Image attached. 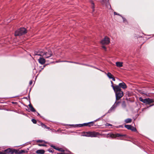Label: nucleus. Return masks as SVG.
Here are the masks:
<instances>
[{
	"label": "nucleus",
	"mask_w": 154,
	"mask_h": 154,
	"mask_svg": "<svg viewBox=\"0 0 154 154\" xmlns=\"http://www.w3.org/2000/svg\"><path fill=\"white\" fill-rule=\"evenodd\" d=\"M119 86L120 88H122L123 89H125L127 88V86L126 84L124 82L120 83L119 84Z\"/></svg>",
	"instance_id": "obj_9"
},
{
	"label": "nucleus",
	"mask_w": 154,
	"mask_h": 154,
	"mask_svg": "<svg viewBox=\"0 0 154 154\" xmlns=\"http://www.w3.org/2000/svg\"><path fill=\"white\" fill-rule=\"evenodd\" d=\"M112 135L114 137H125L126 136V135L125 134H113Z\"/></svg>",
	"instance_id": "obj_10"
},
{
	"label": "nucleus",
	"mask_w": 154,
	"mask_h": 154,
	"mask_svg": "<svg viewBox=\"0 0 154 154\" xmlns=\"http://www.w3.org/2000/svg\"><path fill=\"white\" fill-rule=\"evenodd\" d=\"M35 55H38V56H41V54L40 53H37V54H35Z\"/></svg>",
	"instance_id": "obj_36"
},
{
	"label": "nucleus",
	"mask_w": 154,
	"mask_h": 154,
	"mask_svg": "<svg viewBox=\"0 0 154 154\" xmlns=\"http://www.w3.org/2000/svg\"><path fill=\"white\" fill-rule=\"evenodd\" d=\"M102 135L101 134L95 131L83 132L82 133L81 136L91 137H99V136Z\"/></svg>",
	"instance_id": "obj_1"
},
{
	"label": "nucleus",
	"mask_w": 154,
	"mask_h": 154,
	"mask_svg": "<svg viewBox=\"0 0 154 154\" xmlns=\"http://www.w3.org/2000/svg\"><path fill=\"white\" fill-rule=\"evenodd\" d=\"M122 18L123 19V21L124 22H125V21H126V19L125 18H124L123 17H122Z\"/></svg>",
	"instance_id": "obj_42"
},
{
	"label": "nucleus",
	"mask_w": 154,
	"mask_h": 154,
	"mask_svg": "<svg viewBox=\"0 0 154 154\" xmlns=\"http://www.w3.org/2000/svg\"><path fill=\"white\" fill-rule=\"evenodd\" d=\"M54 53V52L52 51H49V57L52 55H53Z\"/></svg>",
	"instance_id": "obj_24"
},
{
	"label": "nucleus",
	"mask_w": 154,
	"mask_h": 154,
	"mask_svg": "<svg viewBox=\"0 0 154 154\" xmlns=\"http://www.w3.org/2000/svg\"><path fill=\"white\" fill-rule=\"evenodd\" d=\"M14 152L16 154H20L25 152V151L24 150H14Z\"/></svg>",
	"instance_id": "obj_11"
},
{
	"label": "nucleus",
	"mask_w": 154,
	"mask_h": 154,
	"mask_svg": "<svg viewBox=\"0 0 154 154\" xmlns=\"http://www.w3.org/2000/svg\"><path fill=\"white\" fill-rule=\"evenodd\" d=\"M102 48H103L104 50H106V47H105V46H102Z\"/></svg>",
	"instance_id": "obj_37"
},
{
	"label": "nucleus",
	"mask_w": 154,
	"mask_h": 154,
	"mask_svg": "<svg viewBox=\"0 0 154 154\" xmlns=\"http://www.w3.org/2000/svg\"><path fill=\"white\" fill-rule=\"evenodd\" d=\"M42 126L44 128H47V126L43 124H41Z\"/></svg>",
	"instance_id": "obj_28"
},
{
	"label": "nucleus",
	"mask_w": 154,
	"mask_h": 154,
	"mask_svg": "<svg viewBox=\"0 0 154 154\" xmlns=\"http://www.w3.org/2000/svg\"><path fill=\"white\" fill-rule=\"evenodd\" d=\"M106 126H112V125L110 124H109V123H106Z\"/></svg>",
	"instance_id": "obj_34"
},
{
	"label": "nucleus",
	"mask_w": 154,
	"mask_h": 154,
	"mask_svg": "<svg viewBox=\"0 0 154 154\" xmlns=\"http://www.w3.org/2000/svg\"><path fill=\"white\" fill-rule=\"evenodd\" d=\"M88 123H85L83 124V125L84 126H88Z\"/></svg>",
	"instance_id": "obj_33"
},
{
	"label": "nucleus",
	"mask_w": 154,
	"mask_h": 154,
	"mask_svg": "<svg viewBox=\"0 0 154 154\" xmlns=\"http://www.w3.org/2000/svg\"><path fill=\"white\" fill-rule=\"evenodd\" d=\"M96 121H94L93 122H88V126L89 127L92 126H93L94 125V123Z\"/></svg>",
	"instance_id": "obj_15"
},
{
	"label": "nucleus",
	"mask_w": 154,
	"mask_h": 154,
	"mask_svg": "<svg viewBox=\"0 0 154 154\" xmlns=\"http://www.w3.org/2000/svg\"><path fill=\"white\" fill-rule=\"evenodd\" d=\"M14 152V150H12L10 149H5L4 151L0 152V154H13Z\"/></svg>",
	"instance_id": "obj_5"
},
{
	"label": "nucleus",
	"mask_w": 154,
	"mask_h": 154,
	"mask_svg": "<svg viewBox=\"0 0 154 154\" xmlns=\"http://www.w3.org/2000/svg\"><path fill=\"white\" fill-rule=\"evenodd\" d=\"M32 81H30L29 82V84H30V85H32Z\"/></svg>",
	"instance_id": "obj_39"
},
{
	"label": "nucleus",
	"mask_w": 154,
	"mask_h": 154,
	"mask_svg": "<svg viewBox=\"0 0 154 154\" xmlns=\"http://www.w3.org/2000/svg\"><path fill=\"white\" fill-rule=\"evenodd\" d=\"M27 33V31L24 28H20L16 31L15 33V36H21Z\"/></svg>",
	"instance_id": "obj_2"
},
{
	"label": "nucleus",
	"mask_w": 154,
	"mask_h": 154,
	"mask_svg": "<svg viewBox=\"0 0 154 154\" xmlns=\"http://www.w3.org/2000/svg\"><path fill=\"white\" fill-rule=\"evenodd\" d=\"M120 102H116L113 106L109 110V112H111L113 110H114L115 108L119 104Z\"/></svg>",
	"instance_id": "obj_8"
},
{
	"label": "nucleus",
	"mask_w": 154,
	"mask_h": 154,
	"mask_svg": "<svg viewBox=\"0 0 154 154\" xmlns=\"http://www.w3.org/2000/svg\"><path fill=\"white\" fill-rule=\"evenodd\" d=\"M130 130H131L132 131L136 132L137 131V130L136 129V128L134 127L133 126H132L131 125V127L130 128Z\"/></svg>",
	"instance_id": "obj_19"
},
{
	"label": "nucleus",
	"mask_w": 154,
	"mask_h": 154,
	"mask_svg": "<svg viewBox=\"0 0 154 154\" xmlns=\"http://www.w3.org/2000/svg\"><path fill=\"white\" fill-rule=\"evenodd\" d=\"M29 108H30V110L31 111L33 112H34L35 111V109L30 104H29Z\"/></svg>",
	"instance_id": "obj_16"
},
{
	"label": "nucleus",
	"mask_w": 154,
	"mask_h": 154,
	"mask_svg": "<svg viewBox=\"0 0 154 154\" xmlns=\"http://www.w3.org/2000/svg\"><path fill=\"white\" fill-rule=\"evenodd\" d=\"M106 75L110 79H112L114 76L110 72H108Z\"/></svg>",
	"instance_id": "obj_18"
},
{
	"label": "nucleus",
	"mask_w": 154,
	"mask_h": 154,
	"mask_svg": "<svg viewBox=\"0 0 154 154\" xmlns=\"http://www.w3.org/2000/svg\"><path fill=\"white\" fill-rule=\"evenodd\" d=\"M139 100L146 104H149L154 102V99L149 98L143 99L142 97H140Z\"/></svg>",
	"instance_id": "obj_3"
},
{
	"label": "nucleus",
	"mask_w": 154,
	"mask_h": 154,
	"mask_svg": "<svg viewBox=\"0 0 154 154\" xmlns=\"http://www.w3.org/2000/svg\"><path fill=\"white\" fill-rule=\"evenodd\" d=\"M49 152H52L53 151L52 150H51V149H49Z\"/></svg>",
	"instance_id": "obj_38"
},
{
	"label": "nucleus",
	"mask_w": 154,
	"mask_h": 154,
	"mask_svg": "<svg viewBox=\"0 0 154 154\" xmlns=\"http://www.w3.org/2000/svg\"><path fill=\"white\" fill-rule=\"evenodd\" d=\"M64 62H69V63H74L79 64H81V65L82 64L80 63H79L78 62H72V61H64Z\"/></svg>",
	"instance_id": "obj_23"
},
{
	"label": "nucleus",
	"mask_w": 154,
	"mask_h": 154,
	"mask_svg": "<svg viewBox=\"0 0 154 154\" xmlns=\"http://www.w3.org/2000/svg\"><path fill=\"white\" fill-rule=\"evenodd\" d=\"M36 142L38 143H42L44 141L43 140H37L36 141Z\"/></svg>",
	"instance_id": "obj_30"
},
{
	"label": "nucleus",
	"mask_w": 154,
	"mask_h": 154,
	"mask_svg": "<svg viewBox=\"0 0 154 154\" xmlns=\"http://www.w3.org/2000/svg\"><path fill=\"white\" fill-rule=\"evenodd\" d=\"M45 152V151L43 149H39L37 150L36 153L39 154H43Z\"/></svg>",
	"instance_id": "obj_14"
},
{
	"label": "nucleus",
	"mask_w": 154,
	"mask_h": 154,
	"mask_svg": "<svg viewBox=\"0 0 154 154\" xmlns=\"http://www.w3.org/2000/svg\"><path fill=\"white\" fill-rule=\"evenodd\" d=\"M106 5L107 7L109 9L111 8V5H110L109 2H107L106 3Z\"/></svg>",
	"instance_id": "obj_20"
},
{
	"label": "nucleus",
	"mask_w": 154,
	"mask_h": 154,
	"mask_svg": "<svg viewBox=\"0 0 154 154\" xmlns=\"http://www.w3.org/2000/svg\"><path fill=\"white\" fill-rule=\"evenodd\" d=\"M112 134H112L110 136H111V137H113V135H112Z\"/></svg>",
	"instance_id": "obj_45"
},
{
	"label": "nucleus",
	"mask_w": 154,
	"mask_h": 154,
	"mask_svg": "<svg viewBox=\"0 0 154 154\" xmlns=\"http://www.w3.org/2000/svg\"><path fill=\"white\" fill-rule=\"evenodd\" d=\"M38 145L39 146H46L45 143L44 142L38 144Z\"/></svg>",
	"instance_id": "obj_22"
},
{
	"label": "nucleus",
	"mask_w": 154,
	"mask_h": 154,
	"mask_svg": "<svg viewBox=\"0 0 154 154\" xmlns=\"http://www.w3.org/2000/svg\"><path fill=\"white\" fill-rule=\"evenodd\" d=\"M91 7H92V8L93 9V11H94V3L92 2H91Z\"/></svg>",
	"instance_id": "obj_25"
},
{
	"label": "nucleus",
	"mask_w": 154,
	"mask_h": 154,
	"mask_svg": "<svg viewBox=\"0 0 154 154\" xmlns=\"http://www.w3.org/2000/svg\"><path fill=\"white\" fill-rule=\"evenodd\" d=\"M101 3L102 4H105V2H104L103 0L101 2Z\"/></svg>",
	"instance_id": "obj_43"
},
{
	"label": "nucleus",
	"mask_w": 154,
	"mask_h": 154,
	"mask_svg": "<svg viewBox=\"0 0 154 154\" xmlns=\"http://www.w3.org/2000/svg\"><path fill=\"white\" fill-rule=\"evenodd\" d=\"M57 150L59 151H61V152H63L64 151V150L62 148H59L58 147V148Z\"/></svg>",
	"instance_id": "obj_26"
},
{
	"label": "nucleus",
	"mask_w": 154,
	"mask_h": 154,
	"mask_svg": "<svg viewBox=\"0 0 154 154\" xmlns=\"http://www.w3.org/2000/svg\"><path fill=\"white\" fill-rule=\"evenodd\" d=\"M112 80L113 81H115V78L113 76V77H112Z\"/></svg>",
	"instance_id": "obj_40"
},
{
	"label": "nucleus",
	"mask_w": 154,
	"mask_h": 154,
	"mask_svg": "<svg viewBox=\"0 0 154 154\" xmlns=\"http://www.w3.org/2000/svg\"><path fill=\"white\" fill-rule=\"evenodd\" d=\"M132 121V119H127L125 120V122L126 123H130Z\"/></svg>",
	"instance_id": "obj_17"
},
{
	"label": "nucleus",
	"mask_w": 154,
	"mask_h": 154,
	"mask_svg": "<svg viewBox=\"0 0 154 154\" xmlns=\"http://www.w3.org/2000/svg\"><path fill=\"white\" fill-rule=\"evenodd\" d=\"M32 121L34 124H36L37 122L36 121L35 119H32Z\"/></svg>",
	"instance_id": "obj_29"
},
{
	"label": "nucleus",
	"mask_w": 154,
	"mask_h": 154,
	"mask_svg": "<svg viewBox=\"0 0 154 154\" xmlns=\"http://www.w3.org/2000/svg\"><path fill=\"white\" fill-rule=\"evenodd\" d=\"M50 146H51V147H53L54 149H56V150H57V149H58V147H56V146H53V145H50Z\"/></svg>",
	"instance_id": "obj_27"
},
{
	"label": "nucleus",
	"mask_w": 154,
	"mask_h": 154,
	"mask_svg": "<svg viewBox=\"0 0 154 154\" xmlns=\"http://www.w3.org/2000/svg\"><path fill=\"white\" fill-rule=\"evenodd\" d=\"M57 154H65V153H57Z\"/></svg>",
	"instance_id": "obj_44"
},
{
	"label": "nucleus",
	"mask_w": 154,
	"mask_h": 154,
	"mask_svg": "<svg viewBox=\"0 0 154 154\" xmlns=\"http://www.w3.org/2000/svg\"><path fill=\"white\" fill-rule=\"evenodd\" d=\"M115 93L116 100H119L123 95V93L122 91L116 92Z\"/></svg>",
	"instance_id": "obj_4"
},
{
	"label": "nucleus",
	"mask_w": 154,
	"mask_h": 154,
	"mask_svg": "<svg viewBox=\"0 0 154 154\" xmlns=\"http://www.w3.org/2000/svg\"><path fill=\"white\" fill-rule=\"evenodd\" d=\"M111 87L112 88V86L113 87H114V86H115V85H114V84H113V82L112 81H111Z\"/></svg>",
	"instance_id": "obj_31"
},
{
	"label": "nucleus",
	"mask_w": 154,
	"mask_h": 154,
	"mask_svg": "<svg viewBox=\"0 0 154 154\" xmlns=\"http://www.w3.org/2000/svg\"><path fill=\"white\" fill-rule=\"evenodd\" d=\"M78 126L80 127H83L84 126L83 124H79V125H78Z\"/></svg>",
	"instance_id": "obj_32"
},
{
	"label": "nucleus",
	"mask_w": 154,
	"mask_h": 154,
	"mask_svg": "<svg viewBox=\"0 0 154 154\" xmlns=\"http://www.w3.org/2000/svg\"><path fill=\"white\" fill-rule=\"evenodd\" d=\"M39 62L42 64H43L45 63V59L42 57H40L38 60Z\"/></svg>",
	"instance_id": "obj_12"
},
{
	"label": "nucleus",
	"mask_w": 154,
	"mask_h": 154,
	"mask_svg": "<svg viewBox=\"0 0 154 154\" xmlns=\"http://www.w3.org/2000/svg\"><path fill=\"white\" fill-rule=\"evenodd\" d=\"M125 127L128 130H130L131 127V125H125Z\"/></svg>",
	"instance_id": "obj_21"
},
{
	"label": "nucleus",
	"mask_w": 154,
	"mask_h": 154,
	"mask_svg": "<svg viewBox=\"0 0 154 154\" xmlns=\"http://www.w3.org/2000/svg\"><path fill=\"white\" fill-rule=\"evenodd\" d=\"M116 65L118 67H121L123 66V63L121 62H116Z\"/></svg>",
	"instance_id": "obj_13"
},
{
	"label": "nucleus",
	"mask_w": 154,
	"mask_h": 154,
	"mask_svg": "<svg viewBox=\"0 0 154 154\" xmlns=\"http://www.w3.org/2000/svg\"><path fill=\"white\" fill-rule=\"evenodd\" d=\"M154 105V104H153V105H150V106H153V105Z\"/></svg>",
	"instance_id": "obj_46"
},
{
	"label": "nucleus",
	"mask_w": 154,
	"mask_h": 154,
	"mask_svg": "<svg viewBox=\"0 0 154 154\" xmlns=\"http://www.w3.org/2000/svg\"><path fill=\"white\" fill-rule=\"evenodd\" d=\"M109 42V38L106 36L105 37L101 42V43L103 45H108Z\"/></svg>",
	"instance_id": "obj_6"
},
{
	"label": "nucleus",
	"mask_w": 154,
	"mask_h": 154,
	"mask_svg": "<svg viewBox=\"0 0 154 154\" xmlns=\"http://www.w3.org/2000/svg\"><path fill=\"white\" fill-rule=\"evenodd\" d=\"M122 105H123V106H124V107H125V106H125V103L124 102H123V103Z\"/></svg>",
	"instance_id": "obj_41"
},
{
	"label": "nucleus",
	"mask_w": 154,
	"mask_h": 154,
	"mask_svg": "<svg viewBox=\"0 0 154 154\" xmlns=\"http://www.w3.org/2000/svg\"><path fill=\"white\" fill-rule=\"evenodd\" d=\"M114 15H120L119 14H118L117 13H116L115 12H114Z\"/></svg>",
	"instance_id": "obj_35"
},
{
	"label": "nucleus",
	"mask_w": 154,
	"mask_h": 154,
	"mask_svg": "<svg viewBox=\"0 0 154 154\" xmlns=\"http://www.w3.org/2000/svg\"><path fill=\"white\" fill-rule=\"evenodd\" d=\"M112 88L115 93L122 91V90L119 85H115L114 87L112 86Z\"/></svg>",
	"instance_id": "obj_7"
}]
</instances>
